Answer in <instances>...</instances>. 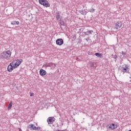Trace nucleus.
Listing matches in <instances>:
<instances>
[{"mask_svg": "<svg viewBox=\"0 0 131 131\" xmlns=\"http://www.w3.org/2000/svg\"><path fill=\"white\" fill-rule=\"evenodd\" d=\"M56 43L57 46H62V45L64 43V40H63V39L62 38L57 39L56 40Z\"/></svg>", "mask_w": 131, "mask_h": 131, "instance_id": "obj_6", "label": "nucleus"}, {"mask_svg": "<svg viewBox=\"0 0 131 131\" xmlns=\"http://www.w3.org/2000/svg\"><path fill=\"white\" fill-rule=\"evenodd\" d=\"M11 55H12V52L10 50L5 51L1 54V58L8 60L9 58H11Z\"/></svg>", "mask_w": 131, "mask_h": 131, "instance_id": "obj_1", "label": "nucleus"}, {"mask_svg": "<svg viewBox=\"0 0 131 131\" xmlns=\"http://www.w3.org/2000/svg\"><path fill=\"white\" fill-rule=\"evenodd\" d=\"M113 58H114V59H115V62H116V59H117V55H114Z\"/></svg>", "mask_w": 131, "mask_h": 131, "instance_id": "obj_20", "label": "nucleus"}, {"mask_svg": "<svg viewBox=\"0 0 131 131\" xmlns=\"http://www.w3.org/2000/svg\"><path fill=\"white\" fill-rule=\"evenodd\" d=\"M80 13L82 14V15H85L86 14V11H85V10H80Z\"/></svg>", "mask_w": 131, "mask_h": 131, "instance_id": "obj_14", "label": "nucleus"}, {"mask_svg": "<svg viewBox=\"0 0 131 131\" xmlns=\"http://www.w3.org/2000/svg\"><path fill=\"white\" fill-rule=\"evenodd\" d=\"M83 8H84V6L83 5Z\"/></svg>", "mask_w": 131, "mask_h": 131, "instance_id": "obj_28", "label": "nucleus"}, {"mask_svg": "<svg viewBox=\"0 0 131 131\" xmlns=\"http://www.w3.org/2000/svg\"><path fill=\"white\" fill-rule=\"evenodd\" d=\"M93 32H94V31L91 30L88 31L86 32H84V34L85 35H90V34H92Z\"/></svg>", "mask_w": 131, "mask_h": 131, "instance_id": "obj_11", "label": "nucleus"}, {"mask_svg": "<svg viewBox=\"0 0 131 131\" xmlns=\"http://www.w3.org/2000/svg\"><path fill=\"white\" fill-rule=\"evenodd\" d=\"M89 12H90V13H94L95 12V9L94 8L90 9L89 10Z\"/></svg>", "mask_w": 131, "mask_h": 131, "instance_id": "obj_18", "label": "nucleus"}, {"mask_svg": "<svg viewBox=\"0 0 131 131\" xmlns=\"http://www.w3.org/2000/svg\"><path fill=\"white\" fill-rule=\"evenodd\" d=\"M115 28L118 29V28H120L121 26H122V23L121 21H117L115 25Z\"/></svg>", "mask_w": 131, "mask_h": 131, "instance_id": "obj_9", "label": "nucleus"}, {"mask_svg": "<svg viewBox=\"0 0 131 131\" xmlns=\"http://www.w3.org/2000/svg\"><path fill=\"white\" fill-rule=\"evenodd\" d=\"M60 25H62V26H64V21H60Z\"/></svg>", "mask_w": 131, "mask_h": 131, "instance_id": "obj_21", "label": "nucleus"}, {"mask_svg": "<svg viewBox=\"0 0 131 131\" xmlns=\"http://www.w3.org/2000/svg\"><path fill=\"white\" fill-rule=\"evenodd\" d=\"M22 62H23V60L17 59V60H15L12 61V65H13V66H14L15 68H17L18 67V66H19L20 65V64H21V63H22Z\"/></svg>", "mask_w": 131, "mask_h": 131, "instance_id": "obj_2", "label": "nucleus"}, {"mask_svg": "<svg viewBox=\"0 0 131 131\" xmlns=\"http://www.w3.org/2000/svg\"><path fill=\"white\" fill-rule=\"evenodd\" d=\"M11 25H19V21H12L11 23Z\"/></svg>", "mask_w": 131, "mask_h": 131, "instance_id": "obj_13", "label": "nucleus"}, {"mask_svg": "<svg viewBox=\"0 0 131 131\" xmlns=\"http://www.w3.org/2000/svg\"><path fill=\"white\" fill-rule=\"evenodd\" d=\"M84 40H86L87 42H89V38L84 39Z\"/></svg>", "mask_w": 131, "mask_h": 131, "instance_id": "obj_26", "label": "nucleus"}, {"mask_svg": "<svg viewBox=\"0 0 131 131\" xmlns=\"http://www.w3.org/2000/svg\"><path fill=\"white\" fill-rule=\"evenodd\" d=\"M55 131H65V130H56Z\"/></svg>", "mask_w": 131, "mask_h": 131, "instance_id": "obj_27", "label": "nucleus"}, {"mask_svg": "<svg viewBox=\"0 0 131 131\" xmlns=\"http://www.w3.org/2000/svg\"><path fill=\"white\" fill-rule=\"evenodd\" d=\"M46 67H51V64L50 63L47 64L46 65Z\"/></svg>", "mask_w": 131, "mask_h": 131, "instance_id": "obj_23", "label": "nucleus"}, {"mask_svg": "<svg viewBox=\"0 0 131 131\" xmlns=\"http://www.w3.org/2000/svg\"><path fill=\"white\" fill-rule=\"evenodd\" d=\"M46 74H47V72H46V70L43 69L40 70V71H39L40 75H41V76H43L46 75Z\"/></svg>", "mask_w": 131, "mask_h": 131, "instance_id": "obj_10", "label": "nucleus"}, {"mask_svg": "<svg viewBox=\"0 0 131 131\" xmlns=\"http://www.w3.org/2000/svg\"><path fill=\"white\" fill-rule=\"evenodd\" d=\"M30 96L31 97H33V96H34V94L33 93H31Z\"/></svg>", "mask_w": 131, "mask_h": 131, "instance_id": "obj_22", "label": "nucleus"}, {"mask_svg": "<svg viewBox=\"0 0 131 131\" xmlns=\"http://www.w3.org/2000/svg\"><path fill=\"white\" fill-rule=\"evenodd\" d=\"M39 129H40V127H36L35 130H39Z\"/></svg>", "mask_w": 131, "mask_h": 131, "instance_id": "obj_24", "label": "nucleus"}, {"mask_svg": "<svg viewBox=\"0 0 131 131\" xmlns=\"http://www.w3.org/2000/svg\"><path fill=\"white\" fill-rule=\"evenodd\" d=\"M56 19L57 20H59V19H60V13H57L56 16Z\"/></svg>", "mask_w": 131, "mask_h": 131, "instance_id": "obj_19", "label": "nucleus"}, {"mask_svg": "<svg viewBox=\"0 0 131 131\" xmlns=\"http://www.w3.org/2000/svg\"><path fill=\"white\" fill-rule=\"evenodd\" d=\"M91 67H95L96 63L95 62H91L90 63Z\"/></svg>", "mask_w": 131, "mask_h": 131, "instance_id": "obj_17", "label": "nucleus"}, {"mask_svg": "<svg viewBox=\"0 0 131 131\" xmlns=\"http://www.w3.org/2000/svg\"><path fill=\"white\" fill-rule=\"evenodd\" d=\"M29 127L30 128H32L33 130H35V129H36V126H34L33 124L29 125Z\"/></svg>", "mask_w": 131, "mask_h": 131, "instance_id": "obj_12", "label": "nucleus"}, {"mask_svg": "<svg viewBox=\"0 0 131 131\" xmlns=\"http://www.w3.org/2000/svg\"><path fill=\"white\" fill-rule=\"evenodd\" d=\"M39 3L40 5H42L44 7H50L51 5L49 4V2L47 0H39Z\"/></svg>", "mask_w": 131, "mask_h": 131, "instance_id": "obj_3", "label": "nucleus"}, {"mask_svg": "<svg viewBox=\"0 0 131 131\" xmlns=\"http://www.w3.org/2000/svg\"><path fill=\"white\" fill-rule=\"evenodd\" d=\"M107 129H115V128H117V125H115V124L112 123L110 125H107L106 126Z\"/></svg>", "mask_w": 131, "mask_h": 131, "instance_id": "obj_5", "label": "nucleus"}, {"mask_svg": "<svg viewBox=\"0 0 131 131\" xmlns=\"http://www.w3.org/2000/svg\"><path fill=\"white\" fill-rule=\"evenodd\" d=\"M12 106H13V102H12V101H11L9 103V105H8V110H10L11 108H12Z\"/></svg>", "mask_w": 131, "mask_h": 131, "instance_id": "obj_15", "label": "nucleus"}, {"mask_svg": "<svg viewBox=\"0 0 131 131\" xmlns=\"http://www.w3.org/2000/svg\"><path fill=\"white\" fill-rule=\"evenodd\" d=\"M95 56H96V57H98V58H101L102 57V54L96 53H95Z\"/></svg>", "mask_w": 131, "mask_h": 131, "instance_id": "obj_16", "label": "nucleus"}, {"mask_svg": "<svg viewBox=\"0 0 131 131\" xmlns=\"http://www.w3.org/2000/svg\"><path fill=\"white\" fill-rule=\"evenodd\" d=\"M121 71L125 73H128L129 70L128 69V68L127 67V65H125L124 67H122L121 69Z\"/></svg>", "mask_w": 131, "mask_h": 131, "instance_id": "obj_8", "label": "nucleus"}, {"mask_svg": "<svg viewBox=\"0 0 131 131\" xmlns=\"http://www.w3.org/2000/svg\"><path fill=\"white\" fill-rule=\"evenodd\" d=\"M54 121H55V118L53 117H49L47 119L48 124H53V123H54Z\"/></svg>", "mask_w": 131, "mask_h": 131, "instance_id": "obj_7", "label": "nucleus"}, {"mask_svg": "<svg viewBox=\"0 0 131 131\" xmlns=\"http://www.w3.org/2000/svg\"><path fill=\"white\" fill-rule=\"evenodd\" d=\"M15 68V66H13V62H11L8 66L7 70L9 72H12Z\"/></svg>", "mask_w": 131, "mask_h": 131, "instance_id": "obj_4", "label": "nucleus"}, {"mask_svg": "<svg viewBox=\"0 0 131 131\" xmlns=\"http://www.w3.org/2000/svg\"><path fill=\"white\" fill-rule=\"evenodd\" d=\"M129 131H131V130H129Z\"/></svg>", "mask_w": 131, "mask_h": 131, "instance_id": "obj_29", "label": "nucleus"}, {"mask_svg": "<svg viewBox=\"0 0 131 131\" xmlns=\"http://www.w3.org/2000/svg\"><path fill=\"white\" fill-rule=\"evenodd\" d=\"M126 53L123 51L122 52V55H123V56H124V55H125Z\"/></svg>", "mask_w": 131, "mask_h": 131, "instance_id": "obj_25", "label": "nucleus"}]
</instances>
